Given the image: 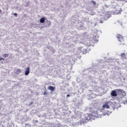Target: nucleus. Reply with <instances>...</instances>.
<instances>
[{
    "mask_svg": "<svg viewBox=\"0 0 127 127\" xmlns=\"http://www.w3.org/2000/svg\"><path fill=\"white\" fill-rule=\"evenodd\" d=\"M104 23V21H103V20L100 21V23Z\"/></svg>",
    "mask_w": 127,
    "mask_h": 127,
    "instance_id": "obj_16",
    "label": "nucleus"
},
{
    "mask_svg": "<svg viewBox=\"0 0 127 127\" xmlns=\"http://www.w3.org/2000/svg\"><path fill=\"white\" fill-rule=\"evenodd\" d=\"M120 56L123 59H127V56L126 55V53H122Z\"/></svg>",
    "mask_w": 127,
    "mask_h": 127,
    "instance_id": "obj_7",
    "label": "nucleus"
},
{
    "mask_svg": "<svg viewBox=\"0 0 127 127\" xmlns=\"http://www.w3.org/2000/svg\"><path fill=\"white\" fill-rule=\"evenodd\" d=\"M43 95H47V93H46V91H45Z\"/></svg>",
    "mask_w": 127,
    "mask_h": 127,
    "instance_id": "obj_15",
    "label": "nucleus"
},
{
    "mask_svg": "<svg viewBox=\"0 0 127 127\" xmlns=\"http://www.w3.org/2000/svg\"><path fill=\"white\" fill-rule=\"evenodd\" d=\"M118 94H119L120 96H121L122 97H125V96H126V92L122 89L112 90L111 92V96L112 97H117V96H118Z\"/></svg>",
    "mask_w": 127,
    "mask_h": 127,
    "instance_id": "obj_1",
    "label": "nucleus"
},
{
    "mask_svg": "<svg viewBox=\"0 0 127 127\" xmlns=\"http://www.w3.org/2000/svg\"><path fill=\"white\" fill-rule=\"evenodd\" d=\"M122 8L120 6H117L116 7L115 13L116 14H120V13H122Z\"/></svg>",
    "mask_w": 127,
    "mask_h": 127,
    "instance_id": "obj_3",
    "label": "nucleus"
},
{
    "mask_svg": "<svg viewBox=\"0 0 127 127\" xmlns=\"http://www.w3.org/2000/svg\"><path fill=\"white\" fill-rule=\"evenodd\" d=\"M30 67H29V66H28L26 68V70L25 71V75L27 76V75H28L29 74V73H30Z\"/></svg>",
    "mask_w": 127,
    "mask_h": 127,
    "instance_id": "obj_5",
    "label": "nucleus"
},
{
    "mask_svg": "<svg viewBox=\"0 0 127 127\" xmlns=\"http://www.w3.org/2000/svg\"><path fill=\"white\" fill-rule=\"evenodd\" d=\"M21 73V69L17 68L15 70V73L16 75H19Z\"/></svg>",
    "mask_w": 127,
    "mask_h": 127,
    "instance_id": "obj_6",
    "label": "nucleus"
},
{
    "mask_svg": "<svg viewBox=\"0 0 127 127\" xmlns=\"http://www.w3.org/2000/svg\"><path fill=\"white\" fill-rule=\"evenodd\" d=\"M116 37H117V39H118V41H120V42L122 43V44H124L125 41L124 40V37H123V36H122V35L117 34V35L116 36Z\"/></svg>",
    "mask_w": 127,
    "mask_h": 127,
    "instance_id": "obj_2",
    "label": "nucleus"
},
{
    "mask_svg": "<svg viewBox=\"0 0 127 127\" xmlns=\"http://www.w3.org/2000/svg\"><path fill=\"white\" fill-rule=\"evenodd\" d=\"M49 23L50 25H51V22L49 21Z\"/></svg>",
    "mask_w": 127,
    "mask_h": 127,
    "instance_id": "obj_18",
    "label": "nucleus"
},
{
    "mask_svg": "<svg viewBox=\"0 0 127 127\" xmlns=\"http://www.w3.org/2000/svg\"><path fill=\"white\" fill-rule=\"evenodd\" d=\"M91 2L94 4V5H96V1L92 0L91 1Z\"/></svg>",
    "mask_w": 127,
    "mask_h": 127,
    "instance_id": "obj_12",
    "label": "nucleus"
},
{
    "mask_svg": "<svg viewBox=\"0 0 127 127\" xmlns=\"http://www.w3.org/2000/svg\"><path fill=\"white\" fill-rule=\"evenodd\" d=\"M48 90H50L52 92H54V91H55V87L52 86H50L48 87Z\"/></svg>",
    "mask_w": 127,
    "mask_h": 127,
    "instance_id": "obj_8",
    "label": "nucleus"
},
{
    "mask_svg": "<svg viewBox=\"0 0 127 127\" xmlns=\"http://www.w3.org/2000/svg\"><path fill=\"white\" fill-rule=\"evenodd\" d=\"M123 104H124L125 105H126V104H127V99L123 101Z\"/></svg>",
    "mask_w": 127,
    "mask_h": 127,
    "instance_id": "obj_11",
    "label": "nucleus"
},
{
    "mask_svg": "<svg viewBox=\"0 0 127 127\" xmlns=\"http://www.w3.org/2000/svg\"><path fill=\"white\" fill-rule=\"evenodd\" d=\"M1 60H4V59L2 58H0V61H1Z\"/></svg>",
    "mask_w": 127,
    "mask_h": 127,
    "instance_id": "obj_14",
    "label": "nucleus"
},
{
    "mask_svg": "<svg viewBox=\"0 0 127 127\" xmlns=\"http://www.w3.org/2000/svg\"><path fill=\"white\" fill-rule=\"evenodd\" d=\"M66 97H70V95L67 94V95H66Z\"/></svg>",
    "mask_w": 127,
    "mask_h": 127,
    "instance_id": "obj_19",
    "label": "nucleus"
},
{
    "mask_svg": "<svg viewBox=\"0 0 127 127\" xmlns=\"http://www.w3.org/2000/svg\"><path fill=\"white\" fill-rule=\"evenodd\" d=\"M102 108L103 109H110V106L109 105L108 102L105 103V104L103 105Z\"/></svg>",
    "mask_w": 127,
    "mask_h": 127,
    "instance_id": "obj_4",
    "label": "nucleus"
},
{
    "mask_svg": "<svg viewBox=\"0 0 127 127\" xmlns=\"http://www.w3.org/2000/svg\"><path fill=\"white\" fill-rule=\"evenodd\" d=\"M14 15L15 16H16V17H17V13H14Z\"/></svg>",
    "mask_w": 127,
    "mask_h": 127,
    "instance_id": "obj_13",
    "label": "nucleus"
},
{
    "mask_svg": "<svg viewBox=\"0 0 127 127\" xmlns=\"http://www.w3.org/2000/svg\"><path fill=\"white\" fill-rule=\"evenodd\" d=\"M9 56V55L8 54H5L4 55H2V57H4V58H7V57H8Z\"/></svg>",
    "mask_w": 127,
    "mask_h": 127,
    "instance_id": "obj_10",
    "label": "nucleus"
},
{
    "mask_svg": "<svg viewBox=\"0 0 127 127\" xmlns=\"http://www.w3.org/2000/svg\"><path fill=\"white\" fill-rule=\"evenodd\" d=\"M1 12H2V11L0 9V13H1Z\"/></svg>",
    "mask_w": 127,
    "mask_h": 127,
    "instance_id": "obj_17",
    "label": "nucleus"
},
{
    "mask_svg": "<svg viewBox=\"0 0 127 127\" xmlns=\"http://www.w3.org/2000/svg\"><path fill=\"white\" fill-rule=\"evenodd\" d=\"M45 21V18L44 17L41 18L40 20V22H41V23H44Z\"/></svg>",
    "mask_w": 127,
    "mask_h": 127,
    "instance_id": "obj_9",
    "label": "nucleus"
}]
</instances>
